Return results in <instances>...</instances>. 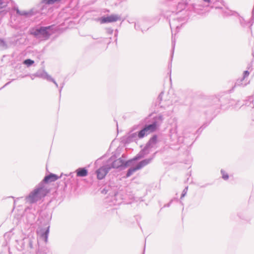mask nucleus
I'll list each match as a JSON object with an SVG mask.
<instances>
[{"mask_svg":"<svg viewBox=\"0 0 254 254\" xmlns=\"http://www.w3.org/2000/svg\"><path fill=\"white\" fill-rule=\"evenodd\" d=\"M49 192V190L45 185L43 182H41L25 197V200L27 202L30 204L36 203L45 197Z\"/></svg>","mask_w":254,"mask_h":254,"instance_id":"f257e3e1","label":"nucleus"},{"mask_svg":"<svg viewBox=\"0 0 254 254\" xmlns=\"http://www.w3.org/2000/svg\"><path fill=\"white\" fill-rule=\"evenodd\" d=\"M54 25L49 26H37L32 28L29 30V33L37 39L40 40H48L51 35L50 30L53 29Z\"/></svg>","mask_w":254,"mask_h":254,"instance_id":"f03ea898","label":"nucleus"},{"mask_svg":"<svg viewBox=\"0 0 254 254\" xmlns=\"http://www.w3.org/2000/svg\"><path fill=\"white\" fill-rule=\"evenodd\" d=\"M192 134L191 128H186L181 131H178L175 129L171 130L170 131V137L171 139L179 143H183L185 138L190 137Z\"/></svg>","mask_w":254,"mask_h":254,"instance_id":"7ed1b4c3","label":"nucleus"},{"mask_svg":"<svg viewBox=\"0 0 254 254\" xmlns=\"http://www.w3.org/2000/svg\"><path fill=\"white\" fill-rule=\"evenodd\" d=\"M5 8V11H8L13 9L19 15L27 16L29 12L25 11H20L15 3L12 0H0V9Z\"/></svg>","mask_w":254,"mask_h":254,"instance_id":"20e7f679","label":"nucleus"},{"mask_svg":"<svg viewBox=\"0 0 254 254\" xmlns=\"http://www.w3.org/2000/svg\"><path fill=\"white\" fill-rule=\"evenodd\" d=\"M185 19L182 18H174L170 21V26L172 30V54H173L175 46L176 40L175 36L176 33H173V29H176V32H178L180 27L184 23Z\"/></svg>","mask_w":254,"mask_h":254,"instance_id":"39448f33","label":"nucleus"},{"mask_svg":"<svg viewBox=\"0 0 254 254\" xmlns=\"http://www.w3.org/2000/svg\"><path fill=\"white\" fill-rule=\"evenodd\" d=\"M131 161L132 160H128L125 162L123 159L120 158L113 161L110 165L111 166V169L125 168L128 166Z\"/></svg>","mask_w":254,"mask_h":254,"instance_id":"423d86ee","label":"nucleus"},{"mask_svg":"<svg viewBox=\"0 0 254 254\" xmlns=\"http://www.w3.org/2000/svg\"><path fill=\"white\" fill-rule=\"evenodd\" d=\"M110 170L111 166L110 164H107L100 167L96 171L97 178L99 180L103 179Z\"/></svg>","mask_w":254,"mask_h":254,"instance_id":"0eeeda50","label":"nucleus"},{"mask_svg":"<svg viewBox=\"0 0 254 254\" xmlns=\"http://www.w3.org/2000/svg\"><path fill=\"white\" fill-rule=\"evenodd\" d=\"M163 95L164 92L162 91L157 99L156 106H158L160 108L165 109L166 107H168L170 105H172V101H170L169 100L167 101H163L162 97Z\"/></svg>","mask_w":254,"mask_h":254,"instance_id":"6e6552de","label":"nucleus"},{"mask_svg":"<svg viewBox=\"0 0 254 254\" xmlns=\"http://www.w3.org/2000/svg\"><path fill=\"white\" fill-rule=\"evenodd\" d=\"M50 225L48 224L45 225V228H40L37 230V233L45 242H47L49 233Z\"/></svg>","mask_w":254,"mask_h":254,"instance_id":"1a4fd4ad","label":"nucleus"},{"mask_svg":"<svg viewBox=\"0 0 254 254\" xmlns=\"http://www.w3.org/2000/svg\"><path fill=\"white\" fill-rule=\"evenodd\" d=\"M121 17L117 14H112L110 16L106 17H102L100 19V21L101 24L106 23H111L120 20Z\"/></svg>","mask_w":254,"mask_h":254,"instance_id":"9d476101","label":"nucleus"},{"mask_svg":"<svg viewBox=\"0 0 254 254\" xmlns=\"http://www.w3.org/2000/svg\"><path fill=\"white\" fill-rule=\"evenodd\" d=\"M151 151V147L146 145L144 148L141 150L136 156L133 158L132 160H137L141 158H144L147 154H149Z\"/></svg>","mask_w":254,"mask_h":254,"instance_id":"9b49d317","label":"nucleus"},{"mask_svg":"<svg viewBox=\"0 0 254 254\" xmlns=\"http://www.w3.org/2000/svg\"><path fill=\"white\" fill-rule=\"evenodd\" d=\"M35 75L37 77H41L44 79H46L47 80L50 81L52 82H53L55 85H56V87H58V84L57 83V82L55 81V80L50 75L48 74L47 72H46L45 71H43L41 73L40 72H37L35 74Z\"/></svg>","mask_w":254,"mask_h":254,"instance_id":"f8f14e48","label":"nucleus"},{"mask_svg":"<svg viewBox=\"0 0 254 254\" xmlns=\"http://www.w3.org/2000/svg\"><path fill=\"white\" fill-rule=\"evenodd\" d=\"M204 2L210 3L212 4L211 7L217 8H221V6L223 5L222 0H203Z\"/></svg>","mask_w":254,"mask_h":254,"instance_id":"ddd939ff","label":"nucleus"},{"mask_svg":"<svg viewBox=\"0 0 254 254\" xmlns=\"http://www.w3.org/2000/svg\"><path fill=\"white\" fill-rule=\"evenodd\" d=\"M155 153H154L152 156L149 158L144 159L140 162H139L137 165L136 167L138 170H140L143 167H145V166L149 164L152 160L153 159V158L155 157Z\"/></svg>","mask_w":254,"mask_h":254,"instance_id":"4468645a","label":"nucleus"},{"mask_svg":"<svg viewBox=\"0 0 254 254\" xmlns=\"http://www.w3.org/2000/svg\"><path fill=\"white\" fill-rule=\"evenodd\" d=\"M163 116L162 115H159L153 118L151 124L157 129L163 123Z\"/></svg>","mask_w":254,"mask_h":254,"instance_id":"2eb2a0df","label":"nucleus"},{"mask_svg":"<svg viewBox=\"0 0 254 254\" xmlns=\"http://www.w3.org/2000/svg\"><path fill=\"white\" fill-rule=\"evenodd\" d=\"M59 178L56 175L51 173L50 174L46 176L41 182H43L44 184L45 183H51L55 182Z\"/></svg>","mask_w":254,"mask_h":254,"instance_id":"dca6fc26","label":"nucleus"},{"mask_svg":"<svg viewBox=\"0 0 254 254\" xmlns=\"http://www.w3.org/2000/svg\"><path fill=\"white\" fill-rule=\"evenodd\" d=\"M239 21H240V24L241 25H242V26H243V27H246L247 26H249V27H251L254 23V16H253V15L252 14V22H246L245 19L242 17H239Z\"/></svg>","mask_w":254,"mask_h":254,"instance_id":"f3484780","label":"nucleus"},{"mask_svg":"<svg viewBox=\"0 0 254 254\" xmlns=\"http://www.w3.org/2000/svg\"><path fill=\"white\" fill-rule=\"evenodd\" d=\"M77 177H85L88 175L87 170L84 168H79L76 170Z\"/></svg>","mask_w":254,"mask_h":254,"instance_id":"a211bd4d","label":"nucleus"},{"mask_svg":"<svg viewBox=\"0 0 254 254\" xmlns=\"http://www.w3.org/2000/svg\"><path fill=\"white\" fill-rule=\"evenodd\" d=\"M157 136L156 135H154L148 141L147 145L150 146V147L153 148L157 143Z\"/></svg>","mask_w":254,"mask_h":254,"instance_id":"6ab92c4d","label":"nucleus"},{"mask_svg":"<svg viewBox=\"0 0 254 254\" xmlns=\"http://www.w3.org/2000/svg\"><path fill=\"white\" fill-rule=\"evenodd\" d=\"M144 128L148 134L155 131L157 129V128L151 124L146 125Z\"/></svg>","mask_w":254,"mask_h":254,"instance_id":"aec40b11","label":"nucleus"},{"mask_svg":"<svg viewBox=\"0 0 254 254\" xmlns=\"http://www.w3.org/2000/svg\"><path fill=\"white\" fill-rule=\"evenodd\" d=\"M144 128L148 134L155 131L157 129V128L151 124L146 125Z\"/></svg>","mask_w":254,"mask_h":254,"instance_id":"412c9836","label":"nucleus"},{"mask_svg":"<svg viewBox=\"0 0 254 254\" xmlns=\"http://www.w3.org/2000/svg\"><path fill=\"white\" fill-rule=\"evenodd\" d=\"M137 139H138V133H137V132H134V133H132L130 134L128 136V137L127 138V141L128 142H131V141H135V140H137Z\"/></svg>","mask_w":254,"mask_h":254,"instance_id":"4be33fe9","label":"nucleus"},{"mask_svg":"<svg viewBox=\"0 0 254 254\" xmlns=\"http://www.w3.org/2000/svg\"><path fill=\"white\" fill-rule=\"evenodd\" d=\"M137 170H138V169H137L136 166L130 168L127 173L126 178H128L129 177H130L134 172H135Z\"/></svg>","mask_w":254,"mask_h":254,"instance_id":"5701e85b","label":"nucleus"},{"mask_svg":"<svg viewBox=\"0 0 254 254\" xmlns=\"http://www.w3.org/2000/svg\"><path fill=\"white\" fill-rule=\"evenodd\" d=\"M249 74H250V73L248 71H247V70L245 71L244 72V75H243V78L241 79L240 81L238 80L236 83V85H239V86L241 85L242 84V83H241L242 80H244L246 77H248L249 76Z\"/></svg>","mask_w":254,"mask_h":254,"instance_id":"b1692460","label":"nucleus"},{"mask_svg":"<svg viewBox=\"0 0 254 254\" xmlns=\"http://www.w3.org/2000/svg\"><path fill=\"white\" fill-rule=\"evenodd\" d=\"M148 134L147 132L146 131L144 128L142 129L140 131H139L138 132V138H143L145 135H147Z\"/></svg>","mask_w":254,"mask_h":254,"instance_id":"393cba45","label":"nucleus"},{"mask_svg":"<svg viewBox=\"0 0 254 254\" xmlns=\"http://www.w3.org/2000/svg\"><path fill=\"white\" fill-rule=\"evenodd\" d=\"M34 63V61L31 60V59H26L25 60L23 63L27 65L28 66H29L31 65L32 64H33Z\"/></svg>","mask_w":254,"mask_h":254,"instance_id":"a878e982","label":"nucleus"},{"mask_svg":"<svg viewBox=\"0 0 254 254\" xmlns=\"http://www.w3.org/2000/svg\"><path fill=\"white\" fill-rule=\"evenodd\" d=\"M221 173L222 175V178L225 180H227L229 178V175H228L227 173H225V171L223 170H221Z\"/></svg>","mask_w":254,"mask_h":254,"instance_id":"bb28decb","label":"nucleus"},{"mask_svg":"<svg viewBox=\"0 0 254 254\" xmlns=\"http://www.w3.org/2000/svg\"><path fill=\"white\" fill-rule=\"evenodd\" d=\"M223 13H224V15L226 16L234 14V12L229 10H227L226 11H224Z\"/></svg>","mask_w":254,"mask_h":254,"instance_id":"cd10ccee","label":"nucleus"},{"mask_svg":"<svg viewBox=\"0 0 254 254\" xmlns=\"http://www.w3.org/2000/svg\"><path fill=\"white\" fill-rule=\"evenodd\" d=\"M188 187H186L184 190H183V192H182V193L181 194V198H182L183 197H184L187 194V191H188Z\"/></svg>","mask_w":254,"mask_h":254,"instance_id":"c85d7f7f","label":"nucleus"},{"mask_svg":"<svg viewBox=\"0 0 254 254\" xmlns=\"http://www.w3.org/2000/svg\"><path fill=\"white\" fill-rule=\"evenodd\" d=\"M60 0H44L45 2L48 4H53L55 2L59 1Z\"/></svg>","mask_w":254,"mask_h":254,"instance_id":"c756f323","label":"nucleus"},{"mask_svg":"<svg viewBox=\"0 0 254 254\" xmlns=\"http://www.w3.org/2000/svg\"><path fill=\"white\" fill-rule=\"evenodd\" d=\"M0 42L1 45H2L3 46H6V44L5 42L3 39H0Z\"/></svg>","mask_w":254,"mask_h":254,"instance_id":"7c9ffc66","label":"nucleus"},{"mask_svg":"<svg viewBox=\"0 0 254 254\" xmlns=\"http://www.w3.org/2000/svg\"><path fill=\"white\" fill-rule=\"evenodd\" d=\"M248 101L250 102V103L252 102L253 103L254 101L253 97L252 96H250L248 98Z\"/></svg>","mask_w":254,"mask_h":254,"instance_id":"2f4dec72","label":"nucleus"},{"mask_svg":"<svg viewBox=\"0 0 254 254\" xmlns=\"http://www.w3.org/2000/svg\"><path fill=\"white\" fill-rule=\"evenodd\" d=\"M64 83H63L62 84H61V86L60 87V88L59 89V92H60V94H61V92H62V89L64 87Z\"/></svg>","mask_w":254,"mask_h":254,"instance_id":"473e14b6","label":"nucleus"},{"mask_svg":"<svg viewBox=\"0 0 254 254\" xmlns=\"http://www.w3.org/2000/svg\"><path fill=\"white\" fill-rule=\"evenodd\" d=\"M134 27L136 30H139L140 29L139 25L136 23L134 25Z\"/></svg>","mask_w":254,"mask_h":254,"instance_id":"72a5a7b5","label":"nucleus"},{"mask_svg":"<svg viewBox=\"0 0 254 254\" xmlns=\"http://www.w3.org/2000/svg\"><path fill=\"white\" fill-rule=\"evenodd\" d=\"M194 11L198 14H202L201 12L197 11V8L196 7H194Z\"/></svg>","mask_w":254,"mask_h":254,"instance_id":"f704fd0d","label":"nucleus"},{"mask_svg":"<svg viewBox=\"0 0 254 254\" xmlns=\"http://www.w3.org/2000/svg\"><path fill=\"white\" fill-rule=\"evenodd\" d=\"M73 174H74V173H70L68 175V176H70L71 177H73Z\"/></svg>","mask_w":254,"mask_h":254,"instance_id":"c9c22d12","label":"nucleus"},{"mask_svg":"<svg viewBox=\"0 0 254 254\" xmlns=\"http://www.w3.org/2000/svg\"><path fill=\"white\" fill-rule=\"evenodd\" d=\"M120 203H121L120 202H118V203L115 202V203H114V204H115V205H116V204H120Z\"/></svg>","mask_w":254,"mask_h":254,"instance_id":"e433bc0d","label":"nucleus"},{"mask_svg":"<svg viewBox=\"0 0 254 254\" xmlns=\"http://www.w3.org/2000/svg\"><path fill=\"white\" fill-rule=\"evenodd\" d=\"M9 83H10V82H7V83H6L4 85V86H6L7 85L9 84Z\"/></svg>","mask_w":254,"mask_h":254,"instance_id":"4c0bfd02","label":"nucleus"},{"mask_svg":"<svg viewBox=\"0 0 254 254\" xmlns=\"http://www.w3.org/2000/svg\"><path fill=\"white\" fill-rule=\"evenodd\" d=\"M117 194H115L114 197L115 198L117 196Z\"/></svg>","mask_w":254,"mask_h":254,"instance_id":"58836bf2","label":"nucleus"}]
</instances>
